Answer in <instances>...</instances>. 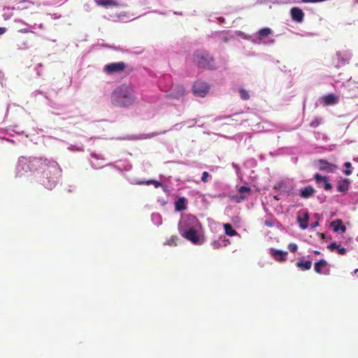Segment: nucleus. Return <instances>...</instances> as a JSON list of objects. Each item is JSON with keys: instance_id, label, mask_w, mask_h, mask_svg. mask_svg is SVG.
Listing matches in <instances>:
<instances>
[{"instance_id": "f257e3e1", "label": "nucleus", "mask_w": 358, "mask_h": 358, "mask_svg": "<svg viewBox=\"0 0 358 358\" xmlns=\"http://www.w3.org/2000/svg\"><path fill=\"white\" fill-rule=\"evenodd\" d=\"M26 173L33 174L38 182L48 189H52L62 176V169L56 161L43 157H20L16 174L21 177Z\"/></svg>"}, {"instance_id": "f03ea898", "label": "nucleus", "mask_w": 358, "mask_h": 358, "mask_svg": "<svg viewBox=\"0 0 358 358\" xmlns=\"http://www.w3.org/2000/svg\"><path fill=\"white\" fill-rule=\"evenodd\" d=\"M180 234L195 245H201L206 238L199 220L191 214L183 215L178 224Z\"/></svg>"}, {"instance_id": "7ed1b4c3", "label": "nucleus", "mask_w": 358, "mask_h": 358, "mask_svg": "<svg viewBox=\"0 0 358 358\" xmlns=\"http://www.w3.org/2000/svg\"><path fill=\"white\" fill-rule=\"evenodd\" d=\"M110 101L112 104L116 107H129L136 101L133 88L127 85L117 87L111 93Z\"/></svg>"}, {"instance_id": "20e7f679", "label": "nucleus", "mask_w": 358, "mask_h": 358, "mask_svg": "<svg viewBox=\"0 0 358 358\" xmlns=\"http://www.w3.org/2000/svg\"><path fill=\"white\" fill-rule=\"evenodd\" d=\"M194 61L199 67L208 69L216 68L214 59L207 51L197 50L194 54Z\"/></svg>"}, {"instance_id": "39448f33", "label": "nucleus", "mask_w": 358, "mask_h": 358, "mask_svg": "<svg viewBox=\"0 0 358 358\" xmlns=\"http://www.w3.org/2000/svg\"><path fill=\"white\" fill-rule=\"evenodd\" d=\"M272 30L268 27L261 29L253 36H250L251 41L257 44H273L275 41L273 38H270Z\"/></svg>"}, {"instance_id": "423d86ee", "label": "nucleus", "mask_w": 358, "mask_h": 358, "mask_svg": "<svg viewBox=\"0 0 358 358\" xmlns=\"http://www.w3.org/2000/svg\"><path fill=\"white\" fill-rule=\"evenodd\" d=\"M126 68V64L123 62L110 63L103 66V71L107 75H113L122 72Z\"/></svg>"}, {"instance_id": "0eeeda50", "label": "nucleus", "mask_w": 358, "mask_h": 358, "mask_svg": "<svg viewBox=\"0 0 358 358\" xmlns=\"http://www.w3.org/2000/svg\"><path fill=\"white\" fill-rule=\"evenodd\" d=\"M313 178L318 187L323 188L325 191H330L332 189V185L329 182V177L322 176L319 173L314 175Z\"/></svg>"}, {"instance_id": "6e6552de", "label": "nucleus", "mask_w": 358, "mask_h": 358, "mask_svg": "<svg viewBox=\"0 0 358 358\" xmlns=\"http://www.w3.org/2000/svg\"><path fill=\"white\" fill-rule=\"evenodd\" d=\"M208 85L206 83L200 80L196 81L192 87L194 94L201 97H204L208 92Z\"/></svg>"}, {"instance_id": "1a4fd4ad", "label": "nucleus", "mask_w": 358, "mask_h": 358, "mask_svg": "<svg viewBox=\"0 0 358 358\" xmlns=\"http://www.w3.org/2000/svg\"><path fill=\"white\" fill-rule=\"evenodd\" d=\"M45 99L48 100L47 104L52 109L51 113L60 115L65 113L66 106L64 105L59 104L54 101L49 99L46 95Z\"/></svg>"}, {"instance_id": "9d476101", "label": "nucleus", "mask_w": 358, "mask_h": 358, "mask_svg": "<svg viewBox=\"0 0 358 358\" xmlns=\"http://www.w3.org/2000/svg\"><path fill=\"white\" fill-rule=\"evenodd\" d=\"M317 166L320 171L327 173H334L337 170V166L329 163L325 159H319L317 162Z\"/></svg>"}, {"instance_id": "9b49d317", "label": "nucleus", "mask_w": 358, "mask_h": 358, "mask_svg": "<svg viewBox=\"0 0 358 358\" xmlns=\"http://www.w3.org/2000/svg\"><path fill=\"white\" fill-rule=\"evenodd\" d=\"M314 270L319 274L329 275L330 269L328 267V264L324 259H321L315 263Z\"/></svg>"}, {"instance_id": "f8f14e48", "label": "nucleus", "mask_w": 358, "mask_h": 358, "mask_svg": "<svg viewBox=\"0 0 358 358\" xmlns=\"http://www.w3.org/2000/svg\"><path fill=\"white\" fill-rule=\"evenodd\" d=\"M338 65H345L349 62L352 57V53L349 50L338 51L336 52Z\"/></svg>"}, {"instance_id": "ddd939ff", "label": "nucleus", "mask_w": 358, "mask_h": 358, "mask_svg": "<svg viewBox=\"0 0 358 358\" xmlns=\"http://www.w3.org/2000/svg\"><path fill=\"white\" fill-rule=\"evenodd\" d=\"M166 132V131H162L160 132L152 133L151 134L129 135V136H127L126 137L122 138V139L129 140V141L141 140V139L151 138V137L159 135V134H164Z\"/></svg>"}, {"instance_id": "4468645a", "label": "nucleus", "mask_w": 358, "mask_h": 358, "mask_svg": "<svg viewBox=\"0 0 358 358\" xmlns=\"http://www.w3.org/2000/svg\"><path fill=\"white\" fill-rule=\"evenodd\" d=\"M107 166H113L120 171H130L132 168V165L130 164V162L127 160H120L116 164L110 163L107 164Z\"/></svg>"}, {"instance_id": "2eb2a0df", "label": "nucleus", "mask_w": 358, "mask_h": 358, "mask_svg": "<svg viewBox=\"0 0 358 358\" xmlns=\"http://www.w3.org/2000/svg\"><path fill=\"white\" fill-rule=\"evenodd\" d=\"M292 19L298 22L301 23L303 21L304 13L301 9L297 7H294L290 10Z\"/></svg>"}, {"instance_id": "dca6fc26", "label": "nucleus", "mask_w": 358, "mask_h": 358, "mask_svg": "<svg viewBox=\"0 0 358 358\" xmlns=\"http://www.w3.org/2000/svg\"><path fill=\"white\" fill-rule=\"evenodd\" d=\"M350 182L351 181L348 178L339 180L336 185L337 191L343 194H346L349 189Z\"/></svg>"}, {"instance_id": "f3484780", "label": "nucleus", "mask_w": 358, "mask_h": 358, "mask_svg": "<svg viewBox=\"0 0 358 358\" xmlns=\"http://www.w3.org/2000/svg\"><path fill=\"white\" fill-rule=\"evenodd\" d=\"M315 189L311 185L306 186L299 190V196L303 199H309L314 195Z\"/></svg>"}, {"instance_id": "a211bd4d", "label": "nucleus", "mask_w": 358, "mask_h": 358, "mask_svg": "<svg viewBox=\"0 0 358 358\" xmlns=\"http://www.w3.org/2000/svg\"><path fill=\"white\" fill-rule=\"evenodd\" d=\"M270 254L276 261L282 262L285 260L288 252L287 251L271 248Z\"/></svg>"}, {"instance_id": "6ab92c4d", "label": "nucleus", "mask_w": 358, "mask_h": 358, "mask_svg": "<svg viewBox=\"0 0 358 358\" xmlns=\"http://www.w3.org/2000/svg\"><path fill=\"white\" fill-rule=\"evenodd\" d=\"M321 100L325 106H332L338 103V97L334 94L324 95Z\"/></svg>"}, {"instance_id": "aec40b11", "label": "nucleus", "mask_w": 358, "mask_h": 358, "mask_svg": "<svg viewBox=\"0 0 358 358\" xmlns=\"http://www.w3.org/2000/svg\"><path fill=\"white\" fill-rule=\"evenodd\" d=\"M238 192L240 194V196L239 197L236 196L234 199L237 202H240L241 201L244 200L248 197L251 192V189L247 186H241L238 188Z\"/></svg>"}, {"instance_id": "412c9836", "label": "nucleus", "mask_w": 358, "mask_h": 358, "mask_svg": "<svg viewBox=\"0 0 358 358\" xmlns=\"http://www.w3.org/2000/svg\"><path fill=\"white\" fill-rule=\"evenodd\" d=\"M297 220L299 227L302 229H306L308 226L309 215L307 212L303 213L301 215H298Z\"/></svg>"}, {"instance_id": "4be33fe9", "label": "nucleus", "mask_w": 358, "mask_h": 358, "mask_svg": "<svg viewBox=\"0 0 358 358\" xmlns=\"http://www.w3.org/2000/svg\"><path fill=\"white\" fill-rule=\"evenodd\" d=\"M187 208V199L184 197H180L176 202H175V209L176 211H182L186 210Z\"/></svg>"}, {"instance_id": "5701e85b", "label": "nucleus", "mask_w": 358, "mask_h": 358, "mask_svg": "<svg viewBox=\"0 0 358 358\" xmlns=\"http://www.w3.org/2000/svg\"><path fill=\"white\" fill-rule=\"evenodd\" d=\"M275 189H278L280 192L275 195L274 197L277 200L281 199L282 196V193L289 194L291 192V189H287L286 184L285 182H280L275 186Z\"/></svg>"}, {"instance_id": "b1692460", "label": "nucleus", "mask_w": 358, "mask_h": 358, "mask_svg": "<svg viewBox=\"0 0 358 358\" xmlns=\"http://www.w3.org/2000/svg\"><path fill=\"white\" fill-rule=\"evenodd\" d=\"M229 240L224 236H220L217 240H215L212 243V246L214 249H218L221 247H225L229 244Z\"/></svg>"}, {"instance_id": "393cba45", "label": "nucleus", "mask_w": 358, "mask_h": 358, "mask_svg": "<svg viewBox=\"0 0 358 358\" xmlns=\"http://www.w3.org/2000/svg\"><path fill=\"white\" fill-rule=\"evenodd\" d=\"M131 184L134 185H151L153 184L155 187H159L162 185L160 182L154 180H141L138 179H133L130 181Z\"/></svg>"}, {"instance_id": "a878e982", "label": "nucleus", "mask_w": 358, "mask_h": 358, "mask_svg": "<svg viewBox=\"0 0 358 358\" xmlns=\"http://www.w3.org/2000/svg\"><path fill=\"white\" fill-rule=\"evenodd\" d=\"M331 226L334 228L335 232L341 231L344 233L346 231V227L343 224L341 220H336L331 222Z\"/></svg>"}, {"instance_id": "bb28decb", "label": "nucleus", "mask_w": 358, "mask_h": 358, "mask_svg": "<svg viewBox=\"0 0 358 358\" xmlns=\"http://www.w3.org/2000/svg\"><path fill=\"white\" fill-rule=\"evenodd\" d=\"M312 262L310 260L300 259L296 262V266L302 271H307L311 268Z\"/></svg>"}, {"instance_id": "cd10ccee", "label": "nucleus", "mask_w": 358, "mask_h": 358, "mask_svg": "<svg viewBox=\"0 0 358 358\" xmlns=\"http://www.w3.org/2000/svg\"><path fill=\"white\" fill-rule=\"evenodd\" d=\"M151 220L152 223L157 226H159L162 224V215L157 213H153L151 215Z\"/></svg>"}, {"instance_id": "c85d7f7f", "label": "nucleus", "mask_w": 358, "mask_h": 358, "mask_svg": "<svg viewBox=\"0 0 358 358\" xmlns=\"http://www.w3.org/2000/svg\"><path fill=\"white\" fill-rule=\"evenodd\" d=\"M224 228L225 234L229 236H234L238 235V233L233 229L230 224H224Z\"/></svg>"}, {"instance_id": "c756f323", "label": "nucleus", "mask_w": 358, "mask_h": 358, "mask_svg": "<svg viewBox=\"0 0 358 358\" xmlns=\"http://www.w3.org/2000/svg\"><path fill=\"white\" fill-rule=\"evenodd\" d=\"M95 2L97 3V5L105 7L113 6L115 4L113 0H95Z\"/></svg>"}, {"instance_id": "7c9ffc66", "label": "nucleus", "mask_w": 358, "mask_h": 358, "mask_svg": "<svg viewBox=\"0 0 358 358\" xmlns=\"http://www.w3.org/2000/svg\"><path fill=\"white\" fill-rule=\"evenodd\" d=\"M212 34L217 36L221 40H222L224 42H227L229 41L228 32L225 31H217Z\"/></svg>"}, {"instance_id": "2f4dec72", "label": "nucleus", "mask_w": 358, "mask_h": 358, "mask_svg": "<svg viewBox=\"0 0 358 358\" xmlns=\"http://www.w3.org/2000/svg\"><path fill=\"white\" fill-rule=\"evenodd\" d=\"M178 240L179 238L177 236H172L169 239H168L164 243V245H167L169 246H176Z\"/></svg>"}, {"instance_id": "473e14b6", "label": "nucleus", "mask_w": 358, "mask_h": 358, "mask_svg": "<svg viewBox=\"0 0 358 358\" xmlns=\"http://www.w3.org/2000/svg\"><path fill=\"white\" fill-rule=\"evenodd\" d=\"M228 196H229V194H228L227 186L225 185L223 189V192L222 193L215 194L213 196V198H222V197H226Z\"/></svg>"}, {"instance_id": "72a5a7b5", "label": "nucleus", "mask_w": 358, "mask_h": 358, "mask_svg": "<svg viewBox=\"0 0 358 358\" xmlns=\"http://www.w3.org/2000/svg\"><path fill=\"white\" fill-rule=\"evenodd\" d=\"M68 149L73 152H83L84 150L83 145H70Z\"/></svg>"}, {"instance_id": "f704fd0d", "label": "nucleus", "mask_w": 358, "mask_h": 358, "mask_svg": "<svg viewBox=\"0 0 358 358\" xmlns=\"http://www.w3.org/2000/svg\"><path fill=\"white\" fill-rule=\"evenodd\" d=\"M211 178H212V176L208 173V172L204 171L202 173L201 181L206 183V182H208V181H210L211 180Z\"/></svg>"}, {"instance_id": "c9c22d12", "label": "nucleus", "mask_w": 358, "mask_h": 358, "mask_svg": "<svg viewBox=\"0 0 358 358\" xmlns=\"http://www.w3.org/2000/svg\"><path fill=\"white\" fill-rule=\"evenodd\" d=\"M344 166L345 167V170L343 171V173L346 175V176H350L352 171V164L350 162H345L344 164Z\"/></svg>"}, {"instance_id": "e433bc0d", "label": "nucleus", "mask_w": 358, "mask_h": 358, "mask_svg": "<svg viewBox=\"0 0 358 358\" xmlns=\"http://www.w3.org/2000/svg\"><path fill=\"white\" fill-rule=\"evenodd\" d=\"M321 124V119L315 117L314 120L310 123V127L312 128H316Z\"/></svg>"}, {"instance_id": "4c0bfd02", "label": "nucleus", "mask_w": 358, "mask_h": 358, "mask_svg": "<svg viewBox=\"0 0 358 358\" xmlns=\"http://www.w3.org/2000/svg\"><path fill=\"white\" fill-rule=\"evenodd\" d=\"M239 94L242 99L247 100L250 98L249 94L248 91L244 89H241L239 90Z\"/></svg>"}, {"instance_id": "58836bf2", "label": "nucleus", "mask_w": 358, "mask_h": 358, "mask_svg": "<svg viewBox=\"0 0 358 358\" xmlns=\"http://www.w3.org/2000/svg\"><path fill=\"white\" fill-rule=\"evenodd\" d=\"M275 219L268 216L265 220L264 224L268 227H272L274 226Z\"/></svg>"}, {"instance_id": "ea45409f", "label": "nucleus", "mask_w": 358, "mask_h": 358, "mask_svg": "<svg viewBox=\"0 0 358 358\" xmlns=\"http://www.w3.org/2000/svg\"><path fill=\"white\" fill-rule=\"evenodd\" d=\"M244 165L245 166L255 167L257 165V161L252 158L249 159L245 162Z\"/></svg>"}, {"instance_id": "a19ab883", "label": "nucleus", "mask_w": 358, "mask_h": 358, "mask_svg": "<svg viewBox=\"0 0 358 358\" xmlns=\"http://www.w3.org/2000/svg\"><path fill=\"white\" fill-rule=\"evenodd\" d=\"M288 249L291 252H295L298 249V246L296 243H292L288 245Z\"/></svg>"}, {"instance_id": "79ce46f5", "label": "nucleus", "mask_w": 358, "mask_h": 358, "mask_svg": "<svg viewBox=\"0 0 358 358\" xmlns=\"http://www.w3.org/2000/svg\"><path fill=\"white\" fill-rule=\"evenodd\" d=\"M231 165H232L233 168L236 170L237 176L239 178H241V169H240L239 166L237 164L234 163V162H233Z\"/></svg>"}, {"instance_id": "37998d69", "label": "nucleus", "mask_w": 358, "mask_h": 358, "mask_svg": "<svg viewBox=\"0 0 358 358\" xmlns=\"http://www.w3.org/2000/svg\"><path fill=\"white\" fill-rule=\"evenodd\" d=\"M90 156L92 157V158H94L96 159H102L103 160L104 159V157L102 155H98L95 152H92L90 154Z\"/></svg>"}, {"instance_id": "c03bdc74", "label": "nucleus", "mask_w": 358, "mask_h": 358, "mask_svg": "<svg viewBox=\"0 0 358 358\" xmlns=\"http://www.w3.org/2000/svg\"><path fill=\"white\" fill-rule=\"evenodd\" d=\"M197 123V121L196 119H192L188 121L184 122L183 124H189V127H192L194 125H195Z\"/></svg>"}, {"instance_id": "a18cd8bd", "label": "nucleus", "mask_w": 358, "mask_h": 358, "mask_svg": "<svg viewBox=\"0 0 358 358\" xmlns=\"http://www.w3.org/2000/svg\"><path fill=\"white\" fill-rule=\"evenodd\" d=\"M90 165L94 169H101L103 167H104L105 166L104 165H100L99 164H95L94 162H93L92 161H90Z\"/></svg>"}, {"instance_id": "49530a36", "label": "nucleus", "mask_w": 358, "mask_h": 358, "mask_svg": "<svg viewBox=\"0 0 358 358\" xmlns=\"http://www.w3.org/2000/svg\"><path fill=\"white\" fill-rule=\"evenodd\" d=\"M339 245L337 244L336 242H333L331 243L329 246H328V248L331 250H337V248H338Z\"/></svg>"}, {"instance_id": "de8ad7c7", "label": "nucleus", "mask_w": 358, "mask_h": 358, "mask_svg": "<svg viewBox=\"0 0 358 358\" xmlns=\"http://www.w3.org/2000/svg\"><path fill=\"white\" fill-rule=\"evenodd\" d=\"M337 251H338V254L342 255H345V253L347 252L346 249L343 247H341L340 245H339L338 248H337Z\"/></svg>"}, {"instance_id": "09e8293b", "label": "nucleus", "mask_w": 358, "mask_h": 358, "mask_svg": "<svg viewBox=\"0 0 358 358\" xmlns=\"http://www.w3.org/2000/svg\"><path fill=\"white\" fill-rule=\"evenodd\" d=\"M273 1L277 3H289L292 2L291 0H273Z\"/></svg>"}, {"instance_id": "8fccbe9b", "label": "nucleus", "mask_w": 358, "mask_h": 358, "mask_svg": "<svg viewBox=\"0 0 358 358\" xmlns=\"http://www.w3.org/2000/svg\"><path fill=\"white\" fill-rule=\"evenodd\" d=\"M297 35H299L301 36H315V34L311 33V32H305L304 34H296Z\"/></svg>"}, {"instance_id": "3c124183", "label": "nucleus", "mask_w": 358, "mask_h": 358, "mask_svg": "<svg viewBox=\"0 0 358 358\" xmlns=\"http://www.w3.org/2000/svg\"><path fill=\"white\" fill-rule=\"evenodd\" d=\"M33 96H36L38 94H43V93L39 90H36L32 93Z\"/></svg>"}, {"instance_id": "603ef678", "label": "nucleus", "mask_w": 358, "mask_h": 358, "mask_svg": "<svg viewBox=\"0 0 358 358\" xmlns=\"http://www.w3.org/2000/svg\"><path fill=\"white\" fill-rule=\"evenodd\" d=\"M318 225H319V222H317V221H316V222H312V223L310 224V227H311L312 228H315V227H317Z\"/></svg>"}, {"instance_id": "864d4df0", "label": "nucleus", "mask_w": 358, "mask_h": 358, "mask_svg": "<svg viewBox=\"0 0 358 358\" xmlns=\"http://www.w3.org/2000/svg\"><path fill=\"white\" fill-rule=\"evenodd\" d=\"M6 31V28L5 27H0V35L4 34Z\"/></svg>"}, {"instance_id": "5fc2aeb1", "label": "nucleus", "mask_w": 358, "mask_h": 358, "mask_svg": "<svg viewBox=\"0 0 358 358\" xmlns=\"http://www.w3.org/2000/svg\"><path fill=\"white\" fill-rule=\"evenodd\" d=\"M27 48V45L25 43H23V47H20V48Z\"/></svg>"}, {"instance_id": "6e6d98bb", "label": "nucleus", "mask_w": 358, "mask_h": 358, "mask_svg": "<svg viewBox=\"0 0 358 358\" xmlns=\"http://www.w3.org/2000/svg\"><path fill=\"white\" fill-rule=\"evenodd\" d=\"M354 273L358 277V268L355 270Z\"/></svg>"}, {"instance_id": "4d7b16f0", "label": "nucleus", "mask_w": 358, "mask_h": 358, "mask_svg": "<svg viewBox=\"0 0 358 358\" xmlns=\"http://www.w3.org/2000/svg\"><path fill=\"white\" fill-rule=\"evenodd\" d=\"M13 132L16 134H20L22 131H17V130H13Z\"/></svg>"}, {"instance_id": "13d9d810", "label": "nucleus", "mask_w": 358, "mask_h": 358, "mask_svg": "<svg viewBox=\"0 0 358 358\" xmlns=\"http://www.w3.org/2000/svg\"><path fill=\"white\" fill-rule=\"evenodd\" d=\"M187 181H192V180L190 179H188ZM194 182H195L196 183L199 184V181H196V180H193Z\"/></svg>"}, {"instance_id": "bf43d9fd", "label": "nucleus", "mask_w": 358, "mask_h": 358, "mask_svg": "<svg viewBox=\"0 0 358 358\" xmlns=\"http://www.w3.org/2000/svg\"><path fill=\"white\" fill-rule=\"evenodd\" d=\"M166 203V202L165 201H162V205H165Z\"/></svg>"}, {"instance_id": "052dcab7", "label": "nucleus", "mask_w": 358, "mask_h": 358, "mask_svg": "<svg viewBox=\"0 0 358 358\" xmlns=\"http://www.w3.org/2000/svg\"><path fill=\"white\" fill-rule=\"evenodd\" d=\"M315 254H320V252L319 251H315Z\"/></svg>"}, {"instance_id": "680f3d73", "label": "nucleus", "mask_w": 358, "mask_h": 358, "mask_svg": "<svg viewBox=\"0 0 358 358\" xmlns=\"http://www.w3.org/2000/svg\"><path fill=\"white\" fill-rule=\"evenodd\" d=\"M0 138L4 139L5 138V136H0Z\"/></svg>"}, {"instance_id": "e2e57ef3", "label": "nucleus", "mask_w": 358, "mask_h": 358, "mask_svg": "<svg viewBox=\"0 0 358 358\" xmlns=\"http://www.w3.org/2000/svg\"><path fill=\"white\" fill-rule=\"evenodd\" d=\"M42 65L41 64H38V67H41Z\"/></svg>"}, {"instance_id": "0e129e2a", "label": "nucleus", "mask_w": 358, "mask_h": 358, "mask_svg": "<svg viewBox=\"0 0 358 358\" xmlns=\"http://www.w3.org/2000/svg\"><path fill=\"white\" fill-rule=\"evenodd\" d=\"M357 240H358V236H357Z\"/></svg>"}]
</instances>
